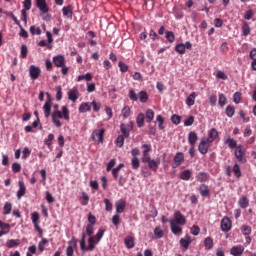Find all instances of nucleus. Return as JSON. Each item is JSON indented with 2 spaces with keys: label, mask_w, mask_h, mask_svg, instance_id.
I'll return each mask as SVG.
<instances>
[{
  "label": "nucleus",
  "mask_w": 256,
  "mask_h": 256,
  "mask_svg": "<svg viewBox=\"0 0 256 256\" xmlns=\"http://www.w3.org/2000/svg\"><path fill=\"white\" fill-rule=\"evenodd\" d=\"M219 136V132H217V129L212 128L210 129L208 133V138L206 139L208 143H213L215 139Z\"/></svg>",
  "instance_id": "20"
},
{
  "label": "nucleus",
  "mask_w": 256,
  "mask_h": 256,
  "mask_svg": "<svg viewBox=\"0 0 256 256\" xmlns=\"http://www.w3.org/2000/svg\"><path fill=\"white\" fill-rule=\"evenodd\" d=\"M192 240H191V236L186 235L185 238H181L180 239V245L183 248V251H187V249H189V246L191 245Z\"/></svg>",
  "instance_id": "17"
},
{
  "label": "nucleus",
  "mask_w": 256,
  "mask_h": 256,
  "mask_svg": "<svg viewBox=\"0 0 256 256\" xmlns=\"http://www.w3.org/2000/svg\"><path fill=\"white\" fill-rule=\"evenodd\" d=\"M19 190L17 192V199H21V197H25V193L27 188L25 187V183L23 181L18 182Z\"/></svg>",
  "instance_id": "19"
},
{
  "label": "nucleus",
  "mask_w": 256,
  "mask_h": 256,
  "mask_svg": "<svg viewBox=\"0 0 256 256\" xmlns=\"http://www.w3.org/2000/svg\"><path fill=\"white\" fill-rule=\"evenodd\" d=\"M154 235L157 239H163V236L165 235V232L161 230V227L157 226L154 229Z\"/></svg>",
  "instance_id": "40"
},
{
  "label": "nucleus",
  "mask_w": 256,
  "mask_h": 256,
  "mask_svg": "<svg viewBox=\"0 0 256 256\" xmlns=\"http://www.w3.org/2000/svg\"><path fill=\"white\" fill-rule=\"evenodd\" d=\"M238 204L241 209H247V207H249V198H247V196H242L239 199Z\"/></svg>",
  "instance_id": "28"
},
{
  "label": "nucleus",
  "mask_w": 256,
  "mask_h": 256,
  "mask_svg": "<svg viewBox=\"0 0 256 256\" xmlns=\"http://www.w3.org/2000/svg\"><path fill=\"white\" fill-rule=\"evenodd\" d=\"M128 97L131 101H138L139 100V96L137 95V93H135V90L131 89L129 91Z\"/></svg>",
  "instance_id": "53"
},
{
  "label": "nucleus",
  "mask_w": 256,
  "mask_h": 256,
  "mask_svg": "<svg viewBox=\"0 0 256 256\" xmlns=\"http://www.w3.org/2000/svg\"><path fill=\"white\" fill-rule=\"evenodd\" d=\"M62 13H63L64 17H68L69 19H72V17H73V6L72 5L64 6L62 8Z\"/></svg>",
  "instance_id": "21"
},
{
  "label": "nucleus",
  "mask_w": 256,
  "mask_h": 256,
  "mask_svg": "<svg viewBox=\"0 0 256 256\" xmlns=\"http://www.w3.org/2000/svg\"><path fill=\"white\" fill-rule=\"evenodd\" d=\"M118 67H119L121 73H127V71H129V66H127V64H125L123 61H120L118 63Z\"/></svg>",
  "instance_id": "49"
},
{
  "label": "nucleus",
  "mask_w": 256,
  "mask_h": 256,
  "mask_svg": "<svg viewBox=\"0 0 256 256\" xmlns=\"http://www.w3.org/2000/svg\"><path fill=\"white\" fill-rule=\"evenodd\" d=\"M19 245H21V240L19 239H9L6 242V247H8V249H13V247H19Z\"/></svg>",
  "instance_id": "25"
},
{
  "label": "nucleus",
  "mask_w": 256,
  "mask_h": 256,
  "mask_svg": "<svg viewBox=\"0 0 256 256\" xmlns=\"http://www.w3.org/2000/svg\"><path fill=\"white\" fill-rule=\"evenodd\" d=\"M137 127L141 128L145 125V114L139 113L136 118Z\"/></svg>",
  "instance_id": "33"
},
{
  "label": "nucleus",
  "mask_w": 256,
  "mask_h": 256,
  "mask_svg": "<svg viewBox=\"0 0 256 256\" xmlns=\"http://www.w3.org/2000/svg\"><path fill=\"white\" fill-rule=\"evenodd\" d=\"M123 119H128V117L131 115V108L129 106H125L122 111Z\"/></svg>",
  "instance_id": "44"
},
{
  "label": "nucleus",
  "mask_w": 256,
  "mask_h": 256,
  "mask_svg": "<svg viewBox=\"0 0 256 256\" xmlns=\"http://www.w3.org/2000/svg\"><path fill=\"white\" fill-rule=\"evenodd\" d=\"M217 79H222L223 81H227V74L225 72L218 70L216 73Z\"/></svg>",
  "instance_id": "63"
},
{
  "label": "nucleus",
  "mask_w": 256,
  "mask_h": 256,
  "mask_svg": "<svg viewBox=\"0 0 256 256\" xmlns=\"http://www.w3.org/2000/svg\"><path fill=\"white\" fill-rule=\"evenodd\" d=\"M85 237H86V235H85V233H83V234H82L81 241H80V249H81L82 251H89V249L87 248V244H86V242H85Z\"/></svg>",
  "instance_id": "47"
},
{
  "label": "nucleus",
  "mask_w": 256,
  "mask_h": 256,
  "mask_svg": "<svg viewBox=\"0 0 256 256\" xmlns=\"http://www.w3.org/2000/svg\"><path fill=\"white\" fill-rule=\"evenodd\" d=\"M232 171L237 179L241 177V167L239 166V164H234Z\"/></svg>",
  "instance_id": "45"
},
{
  "label": "nucleus",
  "mask_w": 256,
  "mask_h": 256,
  "mask_svg": "<svg viewBox=\"0 0 256 256\" xmlns=\"http://www.w3.org/2000/svg\"><path fill=\"white\" fill-rule=\"evenodd\" d=\"M226 145H228L229 149H237V140L233 138H227L225 141Z\"/></svg>",
  "instance_id": "37"
},
{
  "label": "nucleus",
  "mask_w": 256,
  "mask_h": 256,
  "mask_svg": "<svg viewBox=\"0 0 256 256\" xmlns=\"http://www.w3.org/2000/svg\"><path fill=\"white\" fill-rule=\"evenodd\" d=\"M221 229L224 231V233H229V230L233 227V223L231 222V219L229 217L225 216L221 220Z\"/></svg>",
  "instance_id": "8"
},
{
  "label": "nucleus",
  "mask_w": 256,
  "mask_h": 256,
  "mask_svg": "<svg viewBox=\"0 0 256 256\" xmlns=\"http://www.w3.org/2000/svg\"><path fill=\"white\" fill-rule=\"evenodd\" d=\"M241 232L243 235L247 236V235H251V226L249 225H243L241 227Z\"/></svg>",
  "instance_id": "51"
},
{
  "label": "nucleus",
  "mask_w": 256,
  "mask_h": 256,
  "mask_svg": "<svg viewBox=\"0 0 256 256\" xmlns=\"http://www.w3.org/2000/svg\"><path fill=\"white\" fill-rule=\"evenodd\" d=\"M30 33L31 35H41V28L33 25L30 27Z\"/></svg>",
  "instance_id": "56"
},
{
  "label": "nucleus",
  "mask_w": 256,
  "mask_h": 256,
  "mask_svg": "<svg viewBox=\"0 0 256 256\" xmlns=\"http://www.w3.org/2000/svg\"><path fill=\"white\" fill-rule=\"evenodd\" d=\"M156 121L158 122V129L163 131L165 129V118L161 115H157Z\"/></svg>",
  "instance_id": "34"
},
{
  "label": "nucleus",
  "mask_w": 256,
  "mask_h": 256,
  "mask_svg": "<svg viewBox=\"0 0 256 256\" xmlns=\"http://www.w3.org/2000/svg\"><path fill=\"white\" fill-rule=\"evenodd\" d=\"M196 180L199 181V183H207V181H209V174L206 172H199L196 175Z\"/></svg>",
  "instance_id": "22"
},
{
  "label": "nucleus",
  "mask_w": 256,
  "mask_h": 256,
  "mask_svg": "<svg viewBox=\"0 0 256 256\" xmlns=\"http://www.w3.org/2000/svg\"><path fill=\"white\" fill-rule=\"evenodd\" d=\"M191 175H192L191 170H184L180 174V179H182V181H189L191 179Z\"/></svg>",
  "instance_id": "36"
},
{
  "label": "nucleus",
  "mask_w": 256,
  "mask_h": 256,
  "mask_svg": "<svg viewBox=\"0 0 256 256\" xmlns=\"http://www.w3.org/2000/svg\"><path fill=\"white\" fill-rule=\"evenodd\" d=\"M198 139H199V136H197V132L191 131L188 134V143H189L190 147H195V145L197 144Z\"/></svg>",
  "instance_id": "16"
},
{
  "label": "nucleus",
  "mask_w": 256,
  "mask_h": 256,
  "mask_svg": "<svg viewBox=\"0 0 256 256\" xmlns=\"http://www.w3.org/2000/svg\"><path fill=\"white\" fill-rule=\"evenodd\" d=\"M226 115L227 117H233V115H235V107L234 106H227L226 107Z\"/></svg>",
  "instance_id": "50"
},
{
  "label": "nucleus",
  "mask_w": 256,
  "mask_h": 256,
  "mask_svg": "<svg viewBox=\"0 0 256 256\" xmlns=\"http://www.w3.org/2000/svg\"><path fill=\"white\" fill-rule=\"evenodd\" d=\"M198 151L202 155H207V153L209 152V142H207V140H201L198 146Z\"/></svg>",
  "instance_id": "11"
},
{
  "label": "nucleus",
  "mask_w": 256,
  "mask_h": 256,
  "mask_svg": "<svg viewBox=\"0 0 256 256\" xmlns=\"http://www.w3.org/2000/svg\"><path fill=\"white\" fill-rule=\"evenodd\" d=\"M54 111L52 112V123H54L55 127L58 129L63 126L61 123V120L59 119H65V121L70 120L69 116V108L67 106H62L61 111L59 110V104H55L54 106Z\"/></svg>",
  "instance_id": "1"
},
{
  "label": "nucleus",
  "mask_w": 256,
  "mask_h": 256,
  "mask_svg": "<svg viewBox=\"0 0 256 256\" xmlns=\"http://www.w3.org/2000/svg\"><path fill=\"white\" fill-rule=\"evenodd\" d=\"M53 63L55 65V67L61 68L65 65L66 61H65V56L63 55H57L53 57Z\"/></svg>",
  "instance_id": "14"
},
{
  "label": "nucleus",
  "mask_w": 256,
  "mask_h": 256,
  "mask_svg": "<svg viewBox=\"0 0 256 256\" xmlns=\"http://www.w3.org/2000/svg\"><path fill=\"white\" fill-rule=\"evenodd\" d=\"M39 219H40L39 212H33L31 214V220H32L33 225L39 223Z\"/></svg>",
  "instance_id": "58"
},
{
  "label": "nucleus",
  "mask_w": 256,
  "mask_h": 256,
  "mask_svg": "<svg viewBox=\"0 0 256 256\" xmlns=\"http://www.w3.org/2000/svg\"><path fill=\"white\" fill-rule=\"evenodd\" d=\"M183 161H185V154L183 152H177L173 159V167H181Z\"/></svg>",
  "instance_id": "9"
},
{
  "label": "nucleus",
  "mask_w": 256,
  "mask_h": 256,
  "mask_svg": "<svg viewBox=\"0 0 256 256\" xmlns=\"http://www.w3.org/2000/svg\"><path fill=\"white\" fill-rule=\"evenodd\" d=\"M68 99L70 101H72L73 103H75L77 101V99H79V90H77V88H72L68 92Z\"/></svg>",
  "instance_id": "18"
},
{
  "label": "nucleus",
  "mask_w": 256,
  "mask_h": 256,
  "mask_svg": "<svg viewBox=\"0 0 256 256\" xmlns=\"http://www.w3.org/2000/svg\"><path fill=\"white\" fill-rule=\"evenodd\" d=\"M218 105L221 107L227 105V97H225V94H219Z\"/></svg>",
  "instance_id": "48"
},
{
  "label": "nucleus",
  "mask_w": 256,
  "mask_h": 256,
  "mask_svg": "<svg viewBox=\"0 0 256 256\" xmlns=\"http://www.w3.org/2000/svg\"><path fill=\"white\" fill-rule=\"evenodd\" d=\"M234 155L239 163H247V158L245 157V148L242 145L235 148Z\"/></svg>",
  "instance_id": "2"
},
{
  "label": "nucleus",
  "mask_w": 256,
  "mask_h": 256,
  "mask_svg": "<svg viewBox=\"0 0 256 256\" xmlns=\"http://www.w3.org/2000/svg\"><path fill=\"white\" fill-rule=\"evenodd\" d=\"M140 103H147L149 101V94L146 91H140L138 94Z\"/></svg>",
  "instance_id": "30"
},
{
  "label": "nucleus",
  "mask_w": 256,
  "mask_h": 256,
  "mask_svg": "<svg viewBox=\"0 0 256 256\" xmlns=\"http://www.w3.org/2000/svg\"><path fill=\"white\" fill-rule=\"evenodd\" d=\"M126 205L127 204H126L125 200H119L118 202H116V213L118 215L123 213V211H125Z\"/></svg>",
  "instance_id": "24"
},
{
  "label": "nucleus",
  "mask_w": 256,
  "mask_h": 256,
  "mask_svg": "<svg viewBox=\"0 0 256 256\" xmlns=\"http://www.w3.org/2000/svg\"><path fill=\"white\" fill-rule=\"evenodd\" d=\"M233 101L236 104L241 103V92H235L233 95Z\"/></svg>",
  "instance_id": "64"
},
{
  "label": "nucleus",
  "mask_w": 256,
  "mask_h": 256,
  "mask_svg": "<svg viewBox=\"0 0 256 256\" xmlns=\"http://www.w3.org/2000/svg\"><path fill=\"white\" fill-rule=\"evenodd\" d=\"M165 37L168 43H175V33H173V31H166Z\"/></svg>",
  "instance_id": "38"
},
{
  "label": "nucleus",
  "mask_w": 256,
  "mask_h": 256,
  "mask_svg": "<svg viewBox=\"0 0 256 256\" xmlns=\"http://www.w3.org/2000/svg\"><path fill=\"white\" fill-rule=\"evenodd\" d=\"M242 34L244 35V37H247V36L251 35V27L249 26V23L243 22V24H242Z\"/></svg>",
  "instance_id": "31"
},
{
  "label": "nucleus",
  "mask_w": 256,
  "mask_h": 256,
  "mask_svg": "<svg viewBox=\"0 0 256 256\" xmlns=\"http://www.w3.org/2000/svg\"><path fill=\"white\" fill-rule=\"evenodd\" d=\"M88 251H93V249H95V243H97V241L95 240V238H93V236H91L88 240Z\"/></svg>",
  "instance_id": "54"
},
{
  "label": "nucleus",
  "mask_w": 256,
  "mask_h": 256,
  "mask_svg": "<svg viewBox=\"0 0 256 256\" xmlns=\"http://www.w3.org/2000/svg\"><path fill=\"white\" fill-rule=\"evenodd\" d=\"M197 97V94L195 92H192L187 98H186V105L188 107H193L195 105V99Z\"/></svg>",
  "instance_id": "27"
},
{
  "label": "nucleus",
  "mask_w": 256,
  "mask_h": 256,
  "mask_svg": "<svg viewBox=\"0 0 256 256\" xmlns=\"http://www.w3.org/2000/svg\"><path fill=\"white\" fill-rule=\"evenodd\" d=\"M199 193L202 197H209V193H211V190L209 189V186H207V184H202L199 187Z\"/></svg>",
  "instance_id": "23"
},
{
  "label": "nucleus",
  "mask_w": 256,
  "mask_h": 256,
  "mask_svg": "<svg viewBox=\"0 0 256 256\" xmlns=\"http://www.w3.org/2000/svg\"><path fill=\"white\" fill-rule=\"evenodd\" d=\"M49 243V240L46 238H43L39 243H38V249L40 253H43L45 251V245Z\"/></svg>",
  "instance_id": "41"
},
{
  "label": "nucleus",
  "mask_w": 256,
  "mask_h": 256,
  "mask_svg": "<svg viewBox=\"0 0 256 256\" xmlns=\"http://www.w3.org/2000/svg\"><path fill=\"white\" fill-rule=\"evenodd\" d=\"M12 171H13V173H20L21 172V164L18 162H14L12 164Z\"/></svg>",
  "instance_id": "60"
},
{
  "label": "nucleus",
  "mask_w": 256,
  "mask_h": 256,
  "mask_svg": "<svg viewBox=\"0 0 256 256\" xmlns=\"http://www.w3.org/2000/svg\"><path fill=\"white\" fill-rule=\"evenodd\" d=\"M195 123V116H190L184 121L185 127H191Z\"/></svg>",
  "instance_id": "57"
},
{
  "label": "nucleus",
  "mask_w": 256,
  "mask_h": 256,
  "mask_svg": "<svg viewBox=\"0 0 256 256\" xmlns=\"http://www.w3.org/2000/svg\"><path fill=\"white\" fill-rule=\"evenodd\" d=\"M79 113H87V111H91V104L89 102H83L79 108Z\"/></svg>",
  "instance_id": "29"
},
{
  "label": "nucleus",
  "mask_w": 256,
  "mask_h": 256,
  "mask_svg": "<svg viewBox=\"0 0 256 256\" xmlns=\"http://www.w3.org/2000/svg\"><path fill=\"white\" fill-rule=\"evenodd\" d=\"M103 235H105V230H98L97 234L95 236H92L96 243H99L101 239H103Z\"/></svg>",
  "instance_id": "46"
},
{
  "label": "nucleus",
  "mask_w": 256,
  "mask_h": 256,
  "mask_svg": "<svg viewBox=\"0 0 256 256\" xmlns=\"http://www.w3.org/2000/svg\"><path fill=\"white\" fill-rule=\"evenodd\" d=\"M29 73H30L31 79L33 80L39 79V76L41 75V69L37 66L31 65L29 69Z\"/></svg>",
  "instance_id": "10"
},
{
  "label": "nucleus",
  "mask_w": 256,
  "mask_h": 256,
  "mask_svg": "<svg viewBox=\"0 0 256 256\" xmlns=\"http://www.w3.org/2000/svg\"><path fill=\"white\" fill-rule=\"evenodd\" d=\"M170 221H174L176 225H187V218L179 210L174 212V219H170Z\"/></svg>",
  "instance_id": "5"
},
{
  "label": "nucleus",
  "mask_w": 256,
  "mask_h": 256,
  "mask_svg": "<svg viewBox=\"0 0 256 256\" xmlns=\"http://www.w3.org/2000/svg\"><path fill=\"white\" fill-rule=\"evenodd\" d=\"M153 119H155V112L151 109L146 110V122L151 123Z\"/></svg>",
  "instance_id": "39"
},
{
  "label": "nucleus",
  "mask_w": 256,
  "mask_h": 256,
  "mask_svg": "<svg viewBox=\"0 0 256 256\" xmlns=\"http://www.w3.org/2000/svg\"><path fill=\"white\" fill-rule=\"evenodd\" d=\"M171 121L174 125H179V123H181V116L174 114L171 117Z\"/></svg>",
  "instance_id": "61"
},
{
  "label": "nucleus",
  "mask_w": 256,
  "mask_h": 256,
  "mask_svg": "<svg viewBox=\"0 0 256 256\" xmlns=\"http://www.w3.org/2000/svg\"><path fill=\"white\" fill-rule=\"evenodd\" d=\"M171 231L174 235H181L183 233V228L179 224H175V221L169 220Z\"/></svg>",
  "instance_id": "13"
},
{
  "label": "nucleus",
  "mask_w": 256,
  "mask_h": 256,
  "mask_svg": "<svg viewBox=\"0 0 256 256\" xmlns=\"http://www.w3.org/2000/svg\"><path fill=\"white\" fill-rule=\"evenodd\" d=\"M186 49H188V50L193 49V44H191V42H189V41H186L185 43L177 44L174 48L176 53H179V55H185Z\"/></svg>",
  "instance_id": "4"
},
{
  "label": "nucleus",
  "mask_w": 256,
  "mask_h": 256,
  "mask_svg": "<svg viewBox=\"0 0 256 256\" xmlns=\"http://www.w3.org/2000/svg\"><path fill=\"white\" fill-rule=\"evenodd\" d=\"M244 251H245V247H243V245L233 246L230 249V255L242 256Z\"/></svg>",
  "instance_id": "12"
},
{
  "label": "nucleus",
  "mask_w": 256,
  "mask_h": 256,
  "mask_svg": "<svg viewBox=\"0 0 256 256\" xmlns=\"http://www.w3.org/2000/svg\"><path fill=\"white\" fill-rule=\"evenodd\" d=\"M204 247L205 249H213V238L212 237H207L204 240Z\"/></svg>",
  "instance_id": "42"
},
{
  "label": "nucleus",
  "mask_w": 256,
  "mask_h": 256,
  "mask_svg": "<svg viewBox=\"0 0 256 256\" xmlns=\"http://www.w3.org/2000/svg\"><path fill=\"white\" fill-rule=\"evenodd\" d=\"M209 103H210L211 107H215V105H217V95H215V94L210 95Z\"/></svg>",
  "instance_id": "62"
},
{
  "label": "nucleus",
  "mask_w": 256,
  "mask_h": 256,
  "mask_svg": "<svg viewBox=\"0 0 256 256\" xmlns=\"http://www.w3.org/2000/svg\"><path fill=\"white\" fill-rule=\"evenodd\" d=\"M105 137V129H96L92 132L91 138L98 143H103Z\"/></svg>",
  "instance_id": "6"
},
{
  "label": "nucleus",
  "mask_w": 256,
  "mask_h": 256,
  "mask_svg": "<svg viewBox=\"0 0 256 256\" xmlns=\"http://www.w3.org/2000/svg\"><path fill=\"white\" fill-rule=\"evenodd\" d=\"M11 211H13V204L10 202H5L3 207V215H11Z\"/></svg>",
  "instance_id": "32"
},
{
  "label": "nucleus",
  "mask_w": 256,
  "mask_h": 256,
  "mask_svg": "<svg viewBox=\"0 0 256 256\" xmlns=\"http://www.w3.org/2000/svg\"><path fill=\"white\" fill-rule=\"evenodd\" d=\"M36 7L40 10V15H47L49 13V6L47 0H36Z\"/></svg>",
  "instance_id": "7"
},
{
  "label": "nucleus",
  "mask_w": 256,
  "mask_h": 256,
  "mask_svg": "<svg viewBox=\"0 0 256 256\" xmlns=\"http://www.w3.org/2000/svg\"><path fill=\"white\" fill-rule=\"evenodd\" d=\"M124 243L127 249H133L135 247V238L133 236H127Z\"/></svg>",
  "instance_id": "26"
},
{
  "label": "nucleus",
  "mask_w": 256,
  "mask_h": 256,
  "mask_svg": "<svg viewBox=\"0 0 256 256\" xmlns=\"http://www.w3.org/2000/svg\"><path fill=\"white\" fill-rule=\"evenodd\" d=\"M190 233H191L192 235L197 236V235H199V233H201V228H199V226H197V225H193V226L191 227V229H190Z\"/></svg>",
  "instance_id": "59"
},
{
  "label": "nucleus",
  "mask_w": 256,
  "mask_h": 256,
  "mask_svg": "<svg viewBox=\"0 0 256 256\" xmlns=\"http://www.w3.org/2000/svg\"><path fill=\"white\" fill-rule=\"evenodd\" d=\"M46 96L48 97V99L43 105V111H44V117L46 119H49V117H51V107H53V103L51 102V94L46 93Z\"/></svg>",
  "instance_id": "3"
},
{
  "label": "nucleus",
  "mask_w": 256,
  "mask_h": 256,
  "mask_svg": "<svg viewBox=\"0 0 256 256\" xmlns=\"http://www.w3.org/2000/svg\"><path fill=\"white\" fill-rule=\"evenodd\" d=\"M120 130H121L122 136H124L126 139L129 138L131 129L127 128L126 124H121Z\"/></svg>",
  "instance_id": "35"
},
{
  "label": "nucleus",
  "mask_w": 256,
  "mask_h": 256,
  "mask_svg": "<svg viewBox=\"0 0 256 256\" xmlns=\"http://www.w3.org/2000/svg\"><path fill=\"white\" fill-rule=\"evenodd\" d=\"M56 99L57 101H61V99H63V89L61 86L56 87Z\"/></svg>",
  "instance_id": "55"
},
{
  "label": "nucleus",
  "mask_w": 256,
  "mask_h": 256,
  "mask_svg": "<svg viewBox=\"0 0 256 256\" xmlns=\"http://www.w3.org/2000/svg\"><path fill=\"white\" fill-rule=\"evenodd\" d=\"M148 164L149 169L152 171H157L159 169V166L161 165L160 159H150L146 162Z\"/></svg>",
  "instance_id": "15"
},
{
  "label": "nucleus",
  "mask_w": 256,
  "mask_h": 256,
  "mask_svg": "<svg viewBox=\"0 0 256 256\" xmlns=\"http://www.w3.org/2000/svg\"><path fill=\"white\" fill-rule=\"evenodd\" d=\"M125 139V136L119 135L116 139L117 147H123V145H125Z\"/></svg>",
  "instance_id": "52"
},
{
  "label": "nucleus",
  "mask_w": 256,
  "mask_h": 256,
  "mask_svg": "<svg viewBox=\"0 0 256 256\" xmlns=\"http://www.w3.org/2000/svg\"><path fill=\"white\" fill-rule=\"evenodd\" d=\"M131 165H132L133 169H135V170L139 169V167H141V162L139 161V158L133 157L131 159Z\"/></svg>",
  "instance_id": "43"
}]
</instances>
